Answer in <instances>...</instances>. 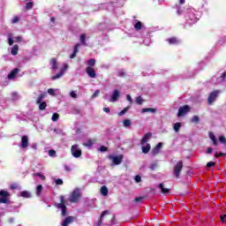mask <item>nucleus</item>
Segmentation results:
<instances>
[{
	"instance_id": "ea45409f",
	"label": "nucleus",
	"mask_w": 226,
	"mask_h": 226,
	"mask_svg": "<svg viewBox=\"0 0 226 226\" xmlns=\"http://www.w3.org/2000/svg\"><path fill=\"white\" fill-rule=\"evenodd\" d=\"M144 100L142 99L141 96H139L136 98V103H138V105H142Z\"/></svg>"
},
{
	"instance_id": "f03ea898",
	"label": "nucleus",
	"mask_w": 226,
	"mask_h": 226,
	"mask_svg": "<svg viewBox=\"0 0 226 226\" xmlns=\"http://www.w3.org/2000/svg\"><path fill=\"white\" fill-rule=\"evenodd\" d=\"M71 153L74 158H80L82 156V150L79 147V145H73L71 147Z\"/></svg>"
},
{
	"instance_id": "49530a36",
	"label": "nucleus",
	"mask_w": 226,
	"mask_h": 226,
	"mask_svg": "<svg viewBox=\"0 0 226 226\" xmlns=\"http://www.w3.org/2000/svg\"><path fill=\"white\" fill-rule=\"evenodd\" d=\"M19 20H20V18H19V17H14L13 19H12V20H11V24H17V22H19Z\"/></svg>"
},
{
	"instance_id": "c03bdc74",
	"label": "nucleus",
	"mask_w": 226,
	"mask_h": 226,
	"mask_svg": "<svg viewBox=\"0 0 226 226\" xmlns=\"http://www.w3.org/2000/svg\"><path fill=\"white\" fill-rule=\"evenodd\" d=\"M49 156H51L52 158H54V156H56V150L54 149L49 150Z\"/></svg>"
},
{
	"instance_id": "37998d69",
	"label": "nucleus",
	"mask_w": 226,
	"mask_h": 226,
	"mask_svg": "<svg viewBox=\"0 0 226 226\" xmlns=\"http://www.w3.org/2000/svg\"><path fill=\"white\" fill-rule=\"evenodd\" d=\"M128 109H130V108H125V109H124L122 111H120L119 113H118V116H124V114H126V112H128Z\"/></svg>"
},
{
	"instance_id": "aec40b11",
	"label": "nucleus",
	"mask_w": 226,
	"mask_h": 226,
	"mask_svg": "<svg viewBox=\"0 0 226 226\" xmlns=\"http://www.w3.org/2000/svg\"><path fill=\"white\" fill-rule=\"evenodd\" d=\"M141 149H142V153H144V154H147V153H149V151H151V145L149 143H147L145 147H142Z\"/></svg>"
},
{
	"instance_id": "4468645a",
	"label": "nucleus",
	"mask_w": 226,
	"mask_h": 226,
	"mask_svg": "<svg viewBox=\"0 0 226 226\" xmlns=\"http://www.w3.org/2000/svg\"><path fill=\"white\" fill-rule=\"evenodd\" d=\"M153 137V133L151 132H147L143 138L140 140L141 146H144L151 138Z\"/></svg>"
},
{
	"instance_id": "6ab92c4d",
	"label": "nucleus",
	"mask_w": 226,
	"mask_h": 226,
	"mask_svg": "<svg viewBox=\"0 0 226 226\" xmlns=\"http://www.w3.org/2000/svg\"><path fill=\"white\" fill-rule=\"evenodd\" d=\"M156 111H157V109L154 108H143L141 109V112L143 114H146V112H151L152 114H154Z\"/></svg>"
},
{
	"instance_id": "c756f323",
	"label": "nucleus",
	"mask_w": 226,
	"mask_h": 226,
	"mask_svg": "<svg viewBox=\"0 0 226 226\" xmlns=\"http://www.w3.org/2000/svg\"><path fill=\"white\" fill-rule=\"evenodd\" d=\"M87 64L88 67L93 68V66H94V64H96V60L94 58L89 59L87 62Z\"/></svg>"
},
{
	"instance_id": "9b49d317",
	"label": "nucleus",
	"mask_w": 226,
	"mask_h": 226,
	"mask_svg": "<svg viewBox=\"0 0 226 226\" xmlns=\"http://www.w3.org/2000/svg\"><path fill=\"white\" fill-rule=\"evenodd\" d=\"M64 70H68V64H65L64 66V68L60 71V72H58L56 75L52 76L51 79L57 80V79H61V77H63V75H64Z\"/></svg>"
},
{
	"instance_id": "4d7b16f0",
	"label": "nucleus",
	"mask_w": 226,
	"mask_h": 226,
	"mask_svg": "<svg viewBox=\"0 0 226 226\" xmlns=\"http://www.w3.org/2000/svg\"><path fill=\"white\" fill-rule=\"evenodd\" d=\"M56 185H63V179L61 178H57L56 180H55Z\"/></svg>"
},
{
	"instance_id": "393cba45",
	"label": "nucleus",
	"mask_w": 226,
	"mask_h": 226,
	"mask_svg": "<svg viewBox=\"0 0 226 226\" xmlns=\"http://www.w3.org/2000/svg\"><path fill=\"white\" fill-rule=\"evenodd\" d=\"M11 56H17L19 54V45L16 44L11 48Z\"/></svg>"
},
{
	"instance_id": "a878e982",
	"label": "nucleus",
	"mask_w": 226,
	"mask_h": 226,
	"mask_svg": "<svg viewBox=\"0 0 226 226\" xmlns=\"http://www.w3.org/2000/svg\"><path fill=\"white\" fill-rule=\"evenodd\" d=\"M182 124L177 122L174 124L173 130L176 132V133H179V130H181Z\"/></svg>"
},
{
	"instance_id": "0eeeda50",
	"label": "nucleus",
	"mask_w": 226,
	"mask_h": 226,
	"mask_svg": "<svg viewBox=\"0 0 226 226\" xmlns=\"http://www.w3.org/2000/svg\"><path fill=\"white\" fill-rule=\"evenodd\" d=\"M109 159L111 160L114 165H121V163L123 162V154L109 155Z\"/></svg>"
},
{
	"instance_id": "bf43d9fd",
	"label": "nucleus",
	"mask_w": 226,
	"mask_h": 226,
	"mask_svg": "<svg viewBox=\"0 0 226 226\" xmlns=\"http://www.w3.org/2000/svg\"><path fill=\"white\" fill-rule=\"evenodd\" d=\"M124 75H126V72H124V71L118 72V77H124Z\"/></svg>"
},
{
	"instance_id": "a211bd4d",
	"label": "nucleus",
	"mask_w": 226,
	"mask_h": 226,
	"mask_svg": "<svg viewBox=\"0 0 226 226\" xmlns=\"http://www.w3.org/2000/svg\"><path fill=\"white\" fill-rule=\"evenodd\" d=\"M50 64L51 70H53V72H56V70H57V60L56 58H52L50 60Z\"/></svg>"
},
{
	"instance_id": "6e6552de",
	"label": "nucleus",
	"mask_w": 226,
	"mask_h": 226,
	"mask_svg": "<svg viewBox=\"0 0 226 226\" xmlns=\"http://www.w3.org/2000/svg\"><path fill=\"white\" fill-rule=\"evenodd\" d=\"M188 112H190V106L189 105L182 106L178 109L177 117H183V116H186Z\"/></svg>"
},
{
	"instance_id": "3c124183",
	"label": "nucleus",
	"mask_w": 226,
	"mask_h": 226,
	"mask_svg": "<svg viewBox=\"0 0 226 226\" xmlns=\"http://www.w3.org/2000/svg\"><path fill=\"white\" fill-rule=\"evenodd\" d=\"M136 183H140L142 181V177H140V176L137 175L134 177Z\"/></svg>"
},
{
	"instance_id": "c85d7f7f",
	"label": "nucleus",
	"mask_w": 226,
	"mask_h": 226,
	"mask_svg": "<svg viewBox=\"0 0 226 226\" xmlns=\"http://www.w3.org/2000/svg\"><path fill=\"white\" fill-rule=\"evenodd\" d=\"M79 40H80L81 44L84 45V47H87V42H86V34H82L80 35Z\"/></svg>"
},
{
	"instance_id": "4c0bfd02",
	"label": "nucleus",
	"mask_w": 226,
	"mask_h": 226,
	"mask_svg": "<svg viewBox=\"0 0 226 226\" xmlns=\"http://www.w3.org/2000/svg\"><path fill=\"white\" fill-rule=\"evenodd\" d=\"M57 119H59V114L57 113H54L52 117H51V120L56 123V121H57Z\"/></svg>"
},
{
	"instance_id": "72a5a7b5",
	"label": "nucleus",
	"mask_w": 226,
	"mask_h": 226,
	"mask_svg": "<svg viewBox=\"0 0 226 226\" xmlns=\"http://www.w3.org/2000/svg\"><path fill=\"white\" fill-rule=\"evenodd\" d=\"M39 109L40 110H45V109H47V102H42L39 103Z\"/></svg>"
},
{
	"instance_id": "412c9836",
	"label": "nucleus",
	"mask_w": 226,
	"mask_h": 226,
	"mask_svg": "<svg viewBox=\"0 0 226 226\" xmlns=\"http://www.w3.org/2000/svg\"><path fill=\"white\" fill-rule=\"evenodd\" d=\"M106 215H109V210H105L102 213L101 218L98 222V226H102V223H103V218L105 217Z\"/></svg>"
},
{
	"instance_id": "39448f33",
	"label": "nucleus",
	"mask_w": 226,
	"mask_h": 226,
	"mask_svg": "<svg viewBox=\"0 0 226 226\" xmlns=\"http://www.w3.org/2000/svg\"><path fill=\"white\" fill-rule=\"evenodd\" d=\"M79 199H80V191L79 189L74 190L72 192V195L69 198L70 202H79Z\"/></svg>"
},
{
	"instance_id": "a19ab883",
	"label": "nucleus",
	"mask_w": 226,
	"mask_h": 226,
	"mask_svg": "<svg viewBox=\"0 0 226 226\" xmlns=\"http://www.w3.org/2000/svg\"><path fill=\"white\" fill-rule=\"evenodd\" d=\"M48 93L49 94H50L51 96H56V90L54 88H49L48 89Z\"/></svg>"
},
{
	"instance_id": "1a4fd4ad",
	"label": "nucleus",
	"mask_w": 226,
	"mask_h": 226,
	"mask_svg": "<svg viewBox=\"0 0 226 226\" xmlns=\"http://www.w3.org/2000/svg\"><path fill=\"white\" fill-rule=\"evenodd\" d=\"M27 146H29V137H27V135H24L21 137L20 147L21 149H26Z\"/></svg>"
},
{
	"instance_id": "473e14b6",
	"label": "nucleus",
	"mask_w": 226,
	"mask_h": 226,
	"mask_svg": "<svg viewBox=\"0 0 226 226\" xmlns=\"http://www.w3.org/2000/svg\"><path fill=\"white\" fill-rule=\"evenodd\" d=\"M124 128H129V126H132V120L124 119Z\"/></svg>"
},
{
	"instance_id": "2f4dec72",
	"label": "nucleus",
	"mask_w": 226,
	"mask_h": 226,
	"mask_svg": "<svg viewBox=\"0 0 226 226\" xmlns=\"http://www.w3.org/2000/svg\"><path fill=\"white\" fill-rule=\"evenodd\" d=\"M94 144V141L93 139H88L87 142L83 143V146L86 147H91Z\"/></svg>"
},
{
	"instance_id": "8fccbe9b",
	"label": "nucleus",
	"mask_w": 226,
	"mask_h": 226,
	"mask_svg": "<svg viewBox=\"0 0 226 226\" xmlns=\"http://www.w3.org/2000/svg\"><path fill=\"white\" fill-rule=\"evenodd\" d=\"M215 163L214 162H208L207 163V167L208 169H211V167H215Z\"/></svg>"
},
{
	"instance_id": "13d9d810",
	"label": "nucleus",
	"mask_w": 226,
	"mask_h": 226,
	"mask_svg": "<svg viewBox=\"0 0 226 226\" xmlns=\"http://www.w3.org/2000/svg\"><path fill=\"white\" fill-rule=\"evenodd\" d=\"M70 96H71L72 98H77V93H75V91H72V92L70 93Z\"/></svg>"
},
{
	"instance_id": "69168bd1",
	"label": "nucleus",
	"mask_w": 226,
	"mask_h": 226,
	"mask_svg": "<svg viewBox=\"0 0 226 226\" xmlns=\"http://www.w3.org/2000/svg\"><path fill=\"white\" fill-rule=\"evenodd\" d=\"M190 20H191V22H192L193 24H195V22H197V18H195V17L192 15V18H190Z\"/></svg>"
},
{
	"instance_id": "0e129e2a",
	"label": "nucleus",
	"mask_w": 226,
	"mask_h": 226,
	"mask_svg": "<svg viewBox=\"0 0 226 226\" xmlns=\"http://www.w3.org/2000/svg\"><path fill=\"white\" fill-rule=\"evenodd\" d=\"M156 167H157L156 163H152V164L150 165L151 170H154V169H156Z\"/></svg>"
},
{
	"instance_id": "5701e85b",
	"label": "nucleus",
	"mask_w": 226,
	"mask_h": 226,
	"mask_svg": "<svg viewBox=\"0 0 226 226\" xmlns=\"http://www.w3.org/2000/svg\"><path fill=\"white\" fill-rule=\"evenodd\" d=\"M20 193V197H23L24 199H31V192L27 191H23Z\"/></svg>"
},
{
	"instance_id": "20e7f679",
	"label": "nucleus",
	"mask_w": 226,
	"mask_h": 226,
	"mask_svg": "<svg viewBox=\"0 0 226 226\" xmlns=\"http://www.w3.org/2000/svg\"><path fill=\"white\" fill-rule=\"evenodd\" d=\"M8 197H10V192L4 190L0 191V204H8L10 200H8Z\"/></svg>"
},
{
	"instance_id": "7ed1b4c3",
	"label": "nucleus",
	"mask_w": 226,
	"mask_h": 226,
	"mask_svg": "<svg viewBox=\"0 0 226 226\" xmlns=\"http://www.w3.org/2000/svg\"><path fill=\"white\" fill-rule=\"evenodd\" d=\"M181 170H183V161L178 162L174 167L173 174L177 178L181 176Z\"/></svg>"
},
{
	"instance_id": "5fc2aeb1",
	"label": "nucleus",
	"mask_w": 226,
	"mask_h": 226,
	"mask_svg": "<svg viewBox=\"0 0 226 226\" xmlns=\"http://www.w3.org/2000/svg\"><path fill=\"white\" fill-rule=\"evenodd\" d=\"M8 43L9 45H13V39L11 38V35H9L8 37Z\"/></svg>"
},
{
	"instance_id": "09e8293b",
	"label": "nucleus",
	"mask_w": 226,
	"mask_h": 226,
	"mask_svg": "<svg viewBox=\"0 0 226 226\" xmlns=\"http://www.w3.org/2000/svg\"><path fill=\"white\" fill-rule=\"evenodd\" d=\"M100 94V90H96L93 95H92V98L94 99V98H97V96H99Z\"/></svg>"
},
{
	"instance_id": "680f3d73",
	"label": "nucleus",
	"mask_w": 226,
	"mask_h": 226,
	"mask_svg": "<svg viewBox=\"0 0 226 226\" xmlns=\"http://www.w3.org/2000/svg\"><path fill=\"white\" fill-rule=\"evenodd\" d=\"M143 200H144L143 197H138L134 199L135 202H142Z\"/></svg>"
},
{
	"instance_id": "864d4df0",
	"label": "nucleus",
	"mask_w": 226,
	"mask_h": 226,
	"mask_svg": "<svg viewBox=\"0 0 226 226\" xmlns=\"http://www.w3.org/2000/svg\"><path fill=\"white\" fill-rule=\"evenodd\" d=\"M79 49H80V44L79 43L75 45L73 52H75L77 54L79 52Z\"/></svg>"
},
{
	"instance_id": "58836bf2",
	"label": "nucleus",
	"mask_w": 226,
	"mask_h": 226,
	"mask_svg": "<svg viewBox=\"0 0 226 226\" xmlns=\"http://www.w3.org/2000/svg\"><path fill=\"white\" fill-rule=\"evenodd\" d=\"M191 121L192 123H199L200 121V118L199 117V116H193Z\"/></svg>"
},
{
	"instance_id": "de8ad7c7",
	"label": "nucleus",
	"mask_w": 226,
	"mask_h": 226,
	"mask_svg": "<svg viewBox=\"0 0 226 226\" xmlns=\"http://www.w3.org/2000/svg\"><path fill=\"white\" fill-rule=\"evenodd\" d=\"M220 156H226V154L222 152L218 154V152H216L215 158H220Z\"/></svg>"
},
{
	"instance_id": "f8f14e48",
	"label": "nucleus",
	"mask_w": 226,
	"mask_h": 226,
	"mask_svg": "<svg viewBox=\"0 0 226 226\" xmlns=\"http://www.w3.org/2000/svg\"><path fill=\"white\" fill-rule=\"evenodd\" d=\"M75 222L74 216H67L62 222V226H68Z\"/></svg>"
},
{
	"instance_id": "dca6fc26",
	"label": "nucleus",
	"mask_w": 226,
	"mask_h": 226,
	"mask_svg": "<svg viewBox=\"0 0 226 226\" xmlns=\"http://www.w3.org/2000/svg\"><path fill=\"white\" fill-rule=\"evenodd\" d=\"M158 188H160L162 193H164V194L170 193V189L165 188V185L163 184H159Z\"/></svg>"
},
{
	"instance_id": "e433bc0d",
	"label": "nucleus",
	"mask_w": 226,
	"mask_h": 226,
	"mask_svg": "<svg viewBox=\"0 0 226 226\" xmlns=\"http://www.w3.org/2000/svg\"><path fill=\"white\" fill-rule=\"evenodd\" d=\"M219 142H221V144H223L224 146H226V138H225V136H220L219 137Z\"/></svg>"
},
{
	"instance_id": "9d476101",
	"label": "nucleus",
	"mask_w": 226,
	"mask_h": 226,
	"mask_svg": "<svg viewBox=\"0 0 226 226\" xmlns=\"http://www.w3.org/2000/svg\"><path fill=\"white\" fill-rule=\"evenodd\" d=\"M120 94L121 93L119 92V90H114L110 99H109V102H110L111 103L116 102L118 100Z\"/></svg>"
},
{
	"instance_id": "79ce46f5",
	"label": "nucleus",
	"mask_w": 226,
	"mask_h": 226,
	"mask_svg": "<svg viewBox=\"0 0 226 226\" xmlns=\"http://www.w3.org/2000/svg\"><path fill=\"white\" fill-rule=\"evenodd\" d=\"M99 151L101 153H105V152L109 151V148H107V147H105V146H101L99 148Z\"/></svg>"
},
{
	"instance_id": "b1692460",
	"label": "nucleus",
	"mask_w": 226,
	"mask_h": 226,
	"mask_svg": "<svg viewBox=\"0 0 226 226\" xmlns=\"http://www.w3.org/2000/svg\"><path fill=\"white\" fill-rule=\"evenodd\" d=\"M101 193L103 195V197H107V195H109V188H107L105 185L102 186Z\"/></svg>"
},
{
	"instance_id": "c9c22d12",
	"label": "nucleus",
	"mask_w": 226,
	"mask_h": 226,
	"mask_svg": "<svg viewBox=\"0 0 226 226\" xmlns=\"http://www.w3.org/2000/svg\"><path fill=\"white\" fill-rule=\"evenodd\" d=\"M45 98V94H41L38 98H37V103L40 104L41 103V101Z\"/></svg>"
},
{
	"instance_id": "338daca9",
	"label": "nucleus",
	"mask_w": 226,
	"mask_h": 226,
	"mask_svg": "<svg viewBox=\"0 0 226 226\" xmlns=\"http://www.w3.org/2000/svg\"><path fill=\"white\" fill-rule=\"evenodd\" d=\"M16 41L20 43V41H22V36L19 35V36L16 37Z\"/></svg>"
},
{
	"instance_id": "4be33fe9",
	"label": "nucleus",
	"mask_w": 226,
	"mask_h": 226,
	"mask_svg": "<svg viewBox=\"0 0 226 226\" xmlns=\"http://www.w3.org/2000/svg\"><path fill=\"white\" fill-rule=\"evenodd\" d=\"M134 29L136 31H140V29H142V22L139 21V20H135L134 21Z\"/></svg>"
},
{
	"instance_id": "ddd939ff",
	"label": "nucleus",
	"mask_w": 226,
	"mask_h": 226,
	"mask_svg": "<svg viewBox=\"0 0 226 226\" xmlns=\"http://www.w3.org/2000/svg\"><path fill=\"white\" fill-rule=\"evenodd\" d=\"M162 147H163V143H158L157 146L154 147L151 152L153 156H156V154L160 153V149H162Z\"/></svg>"
},
{
	"instance_id": "052dcab7",
	"label": "nucleus",
	"mask_w": 226,
	"mask_h": 226,
	"mask_svg": "<svg viewBox=\"0 0 226 226\" xmlns=\"http://www.w3.org/2000/svg\"><path fill=\"white\" fill-rule=\"evenodd\" d=\"M221 222H222V223H226V215H221Z\"/></svg>"
},
{
	"instance_id": "f257e3e1",
	"label": "nucleus",
	"mask_w": 226,
	"mask_h": 226,
	"mask_svg": "<svg viewBox=\"0 0 226 226\" xmlns=\"http://www.w3.org/2000/svg\"><path fill=\"white\" fill-rule=\"evenodd\" d=\"M66 201H64V196H60V203H55L54 206L57 209H62V216H66L68 215L66 213L67 208H66Z\"/></svg>"
},
{
	"instance_id": "774afa93",
	"label": "nucleus",
	"mask_w": 226,
	"mask_h": 226,
	"mask_svg": "<svg viewBox=\"0 0 226 226\" xmlns=\"http://www.w3.org/2000/svg\"><path fill=\"white\" fill-rule=\"evenodd\" d=\"M222 80H225L226 79V72L221 76Z\"/></svg>"
},
{
	"instance_id": "7c9ffc66",
	"label": "nucleus",
	"mask_w": 226,
	"mask_h": 226,
	"mask_svg": "<svg viewBox=\"0 0 226 226\" xmlns=\"http://www.w3.org/2000/svg\"><path fill=\"white\" fill-rule=\"evenodd\" d=\"M43 190V185H39L36 188V195L40 197L41 195V191Z\"/></svg>"
},
{
	"instance_id": "f3484780",
	"label": "nucleus",
	"mask_w": 226,
	"mask_h": 226,
	"mask_svg": "<svg viewBox=\"0 0 226 226\" xmlns=\"http://www.w3.org/2000/svg\"><path fill=\"white\" fill-rule=\"evenodd\" d=\"M20 72V69H14L12 70L9 74H8V79H13L14 77H17V74Z\"/></svg>"
},
{
	"instance_id": "a18cd8bd",
	"label": "nucleus",
	"mask_w": 226,
	"mask_h": 226,
	"mask_svg": "<svg viewBox=\"0 0 226 226\" xmlns=\"http://www.w3.org/2000/svg\"><path fill=\"white\" fill-rule=\"evenodd\" d=\"M26 10H32L33 9V2H28L26 5Z\"/></svg>"
},
{
	"instance_id": "2eb2a0df",
	"label": "nucleus",
	"mask_w": 226,
	"mask_h": 226,
	"mask_svg": "<svg viewBox=\"0 0 226 226\" xmlns=\"http://www.w3.org/2000/svg\"><path fill=\"white\" fill-rule=\"evenodd\" d=\"M86 72H87L88 77H90V79H95L96 78V72H94V68L87 67Z\"/></svg>"
},
{
	"instance_id": "f704fd0d",
	"label": "nucleus",
	"mask_w": 226,
	"mask_h": 226,
	"mask_svg": "<svg viewBox=\"0 0 226 226\" xmlns=\"http://www.w3.org/2000/svg\"><path fill=\"white\" fill-rule=\"evenodd\" d=\"M11 190H20V185L19 184H12L10 185Z\"/></svg>"
},
{
	"instance_id": "bb28decb",
	"label": "nucleus",
	"mask_w": 226,
	"mask_h": 226,
	"mask_svg": "<svg viewBox=\"0 0 226 226\" xmlns=\"http://www.w3.org/2000/svg\"><path fill=\"white\" fill-rule=\"evenodd\" d=\"M209 139H212L214 146H218V140H216V137L215 134H213V132H209Z\"/></svg>"
},
{
	"instance_id": "cd10ccee",
	"label": "nucleus",
	"mask_w": 226,
	"mask_h": 226,
	"mask_svg": "<svg viewBox=\"0 0 226 226\" xmlns=\"http://www.w3.org/2000/svg\"><path fill=\"white\" fill-rule=\"evenodd\" d=\"M170 45H176L177 43H179V41L176 37H171L168 39Z\"/></svg>"
},
{
	"instance_id": "423d86ee",
	"label": "nucleus",
	"mask_w": 226,
	"mask_h": 226,
	"mask_svg": "<svg viewBox=\"0 0 226 226\" xmlns=\"http://www.w3.org/2000/svg\"><path fill=\"white\" fill-rule=\"evenodd\" d=\"M219 94H220V90H215L210 93L207 99L208 105H213L214 102H216V98H218Z\"/></svg>"
},
{
	"instance_id": "e2e57ef3",
	"label": "nucleus",
	"mask_w": 226,
	"mask_h": 226,
	"mask_svg": "<svg viewBox=\"0 0 226 226\" xmlns=\"http://www.w3.org/2000/svg\"><path fill=\"white\" fill-rule=\"evenodd\" d=\"M127 101L130 102V103H133V100L132 99V96L130 94L126 95Z\"/></svg>"
},
{
	"instance_id": "603ef678",
	"label": "nucleus",
	"mask_w": 226,
	"mask_h": 226,
	"mask_svg": "<svg viewBox=\"0 0 226 226\" xmlns=\"http://www.w3.org/2000/svg\"><path fill=\"white\" fill-rule=\"evenodd\" d=\"M34 176L41 177L42 181H45V176L41 175V173H35Z\"/></svg>"
},
{
	"instance_id": "6e6d98bb",
	"label": "nucleus",
	"mask_w": 226,
	"mask_h": 226,
	"mask_svg": "<svg viewBox=\"0 0 226 226\" xmlns=\"http://www.w3.org/2000/svg\"><path fill=\"white\" fill-rule=\"evenodd\" d=\"M177 15H182L183 10H181V7H179L178 5H177Z\"/></svg>"
}]
</instances>
